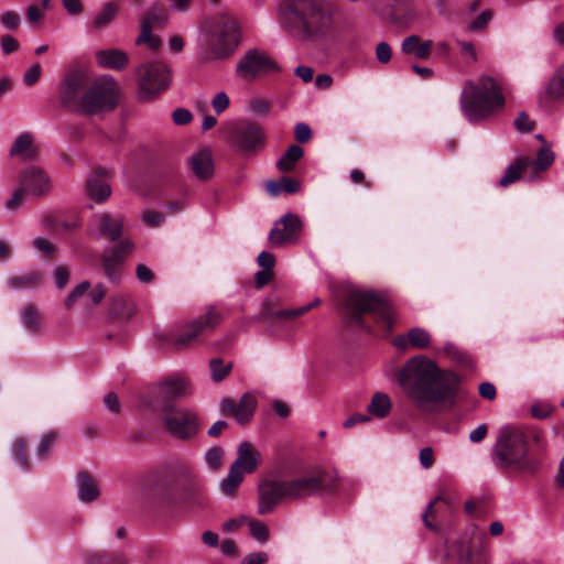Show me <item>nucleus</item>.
Masks as SVG:
<instances>
[{"label":"nucleus","mask_w":564,"mask_h":564,"mask_svg":"<svg viewBox=\"0 0 564 564\" xmlns=\"http://www.w3.org/2000/svg\"><path fill=\"white\" fill-rule=\"evenodd\" d=\"M398 382L408 399L421 411L432 412L441 403L454 404L460 379L424 356L409 359L398 372Z\"/></svg>","instance_id":"obj_1"},{"label":"nucleus","mask_w":564,"mask_h":564,"mask_svg":"<svg viewBox=\"0 0 564 564\" xmlns=\"http://www.w3.org/2000/svg\"><path fill=\"white\" fill-rule=\"evenodd\" d=\"M282 28L303 43H319L333 32L335 15L327 0H285L279 9Z\"/></svg>","instance_id":"obj_2"},{"label":"nucleus","mask_w":564,"mask_h":564,"mask_svg":"<svg viewBox=\"0 0 564 564\" xmlns=\"http://www.w3.org/2000/svg\"><path fill=\"white\" fill-rule=\"evenodd\" d=\"M530 434L519 426H503L491 452V459L500 469L534 473L539 460L529 455Z\"/></svg>","instance_id":"obj_3"},{"label":"nucleus","mask_w":564,"mask_h":564,"mask_svg":"<svg viewBox=\"0 0 564 564\" xmlns=\"http://www.w3.org/2000/svg\"><path fill=\"white\" fill-rule=\"evenodd\" d=\"M503 105L501 89L490 76H480L477 83L468 82L460 95L462 111L471 123L487 119Z\"/></svg>","instance_id":"obj_4"},{"label":"nucleus","mask_w":564,"mask_h":564,"mask_svg":"<svg viewBox=\"0 0 564 564\" xmlns=\"http://www.w3.org/2000/svg\"><path fill=\"white\" fill-rule=\"evenodd\" d=\"M346 307L351 318L359 323L362 314L372 315L375 322L388 333L392 329L395 318L390 303L380 294L351 290L346 296Z\"/></svg>","instance_id":"obj_5"},{"label":"nucleus","mask_w":564,"mask_h":564,"mask_svg":"<svg viewBox=\"0 0 564 564\" xmlns=\"http://www.w3.org/2000/svg\"><path fill=\"white\" fill-rule=\"evenodd\" d=\"M241 39L240 28L232 17L221 15L209 28L205 61L226 59L234 54Z\"/></svg>","instance_id":"obj_6"},{"label":"nucleus","mask_w":564,"mask_h":564,"mask_svg":"<svg viewBox=\"0 0 564 564\" xmlns=\"http://www.w3.org/2000/svg\"><path fill=\"white\" fill-rule=\"evenodd\" d=\"M152 411L161 417L164 427L173 437L186 441L199 431L197 414L187 408L174 403L153 404Z\"/></svg>","instance_id":"obj_7"},{"label":"nucleus","mask_w":564,"mask_h":564,"mask_svg":"<svg viewBox=\"0 0 564 564\" xmlns=\"http://www.w3.org/2000/svg\"><path fill=\"white\" fill-rule=\"evenodd\" d=\"M119 86L110 75H101L88 84L79 112L93 115L112 110L118 102Z\"/></svg>","instance_id":"obj_8"},{"label":"nucleus","mask_w":564,"mask_h":564,"mask_svg":"<svg viewBox=\"0 0 564 564\" xmlns=\"http://www.w3.org/2000/svg\"><path fill=\"white\" fill-rule=\"evenodd\" d=\"M138 80V97L141 101L156 98L171 84L169 67L160 62H147L135 69Z\"/></svg>","instance_id":"obj_9"},{"label":"nucleus","mask_w":564,"mask_h":564,"mask_svg":"<svg viewBox=\"0 0 564 564\" xmlns=\"http://www.w3.org/2000/svg\"><path fill=\"white\" fill-rule=\"evenodd\" d=\"M284 481L289 499H300L333 490L337 486L338 477L333 471L318 468L302 477Z\"/></svg>","instance_id":"obj_10"},{"label":"nucleus","mask_w":564,"mask_h":564,"mask_svg":"<svg viewBox=\"0 0 564 564\" xmlns=\"http://www.w3.org/2000/svg\"><path fill=\"white\" fill-rule=\"evenodd\" d=\"M231 144L245 158L261 152L267 144V133L262 124L251 121H238L231 130Z\"/></svg>","instance_id":"obj_11"},{"label":"nucleus","mask_w":564,"mask_h":564,"mask_svg":"<svg viewBox=\"0 0 564 564\" xmlns=\"http://www.w3.org/2000/svg\"><path fill=\"white\" fill-rule=\"evenodd\" d=\"M158 503L160 508H169L172 505H177L188 510L200 509L206 503L205 489L197 477L187 474L177 484V496L170 499L167 496L162 495Z\"/></svg>","instance_id":"obj_12"},{"label":"nucleus","mask_w":564,"mask_h":564,"mask_svg":"<svg viewBox=\"0 0 564 564\" xmlns=\"http://www.w3.org/2000/svg\"><path fill=\"white\" fill-rule=\"evenodd\" d=\"M89 84L88 74L80 68L67 70L59 85V101L67 108L79 112L85 90Z\"/></svg>","instance_id":"obj_13"},{"label":"nucleus","mask_w":564,"mask_h":564,"mask_svg":"<svg viewBox=\"0 0 564 564\" xmlns=\"http://www.w3.org/2000/svg\"><path fill=\"white\" fill-rule=\"evenodd\" d=\"M220 319L219 312L215 307H209L204 314L183 326L180 334L172 339L173 347L176 350L189 347L198 336L212 332Z\"/></svg>","instance_id":"obj_14"},{"label":"nucleus","mask_w":564,"mask_h":564,"mask_svg":"<svg viewBox=\"0 0 564 564\" xmlns=\"http://www.w3.org/2000/svg\"><path fill=\"white\" fill-rule=\"evenodd\" d=\"M279 69L278 64L269 54L264 51L251 48L237 63L236 74L243 80H251L261 74L278 72Z\"/></svg>","instance_id":"obj_15"},{"label":"nucleus","mask_w":564,"mask_h":564,"mask_svg":"<svg viewBox=\"0 0 564 564\" xmlns=\"http://www.w3.org/2000/svg\"><path fill=\"white\" fill-rule=\"evenodd\" d=\"M191 393L192 387L187 378L181 375L166 377L158 382L149 408L152 410L153 404L174 403L176 400L187 398Z\"/></svg>","instance_id":"obj_16"},{"label":"nucleus","mask_w":564,"mask_h":564,"mask_svg":"<svg viewBox=\"0 0 564 564\" xmlns=\"http://www.w3.org/2000/svg\"><path fill=\"white\" fill-rule=\"evenodd\" d=\"M303 227V220L299 215L286 213L274 223L268 239L273 247L294 243L299 240Z\"/></svg>","instance_id":"obj_17"},{"label":"nucleus","mask_w":564,"mask_h":564,"mask_svg":"<svg viewBox=\"0 0 564 564\" xmlns=\"http://www.w3.org/2000/svg\"><path fill=\"white\" fill-rule=\"evenodd\" d=\"M19 184L30 196L41 197L52 188L50 176L37 166L24 169L19 176Z\"/></svg>","instance_id":"obj_18"},{"label":"nucleus","mask_w":564,"mask_h":564,"mask_svg":"<svg viewBox=\"0 0 564 564\" xmlns=\"http://www.w3.org/2000/svg\"><path fill=\"white\" fill-rule=\"evenodd\" d=\"M122 228V218L120 216H113L108 213L94 215L89 225L91 235H95L99 238H107L110 241H116L120 238Z\"/></svg>","instance_id":"obj_19"},{"label":"nucleus","mask_w":564,"mask_h":564,"mask_svg":"<svg viewBox=\"0 0 564 564\" xmlns=\"http://www.w3.org/2000/svg\"><path fill=\"white\" fill-rule=\"evenodd\" d=\"M289 499L284 480L265 481L259 487L258 512L265 514L271 512L279 501Z\"/></svg>","instance_id":"obj_20"},{"label":"nucleus","mask_w":564,"mask_h":564,"mask_svg":"<svg viewBox=\"0 0 564 564\" xmlns=\"http://www.w3.org/2000/svg\"><path fill=\"white\" fill-rule=\"evenodd\" d=\"M260 458V452L251 443L242 442L237 448V458L231 466L242 470L243 474H250L257 469Z\"/></svg>","instance_id":"obj_21"},{"label":"nucleus","mask_w":564,"mask_h":564,"mask_svg":"<svg viewBox=\"0 0 564 564\" xmlns=\"http://www.w3.org/2000/svg\"><path fill=\"white\" fill-rule=\"evenodd\" d=\"M95 57L99 66L116 70L124 69L129 63L128 54L118 48L97 51Z\"/></svg>","instance_id":"obj_22"},{"label":"nucleus","mask_w":564,"mask_h":564,"mask_svg":"<svg viewBox=\"0 0 564 564\" xmlns=\"http://www.w3.org/2000/svg\"><path fill=\"white\" fill-rule=\"evenodd\" d=\"M319 303H321V300L319 299H315L313 302H311V303H308L306 305L296 307V308L273 311V310H271L269 307V302L265 301L264 304H263V310H262V312H261L259 317L261 319H269V318L295 319V318L306 314L308 311H311L312 308L316 307L317 305H319Z\"/></svg>","instance_id":"obj_23"},{"label":"nucleus","mask_w":564,"mask_h":564,"mask_svg":"<svg viewBox=\"0 0 564 564\" xmlns=\"http://www.w3.org/2000/svg\"><path fill=\"white\" fill-rule=\"evenodd\" d=\"M191 169L194 175L202 181L210 178L214 174L212 153L203 149L191 158Z\"/></svg>","instance_id":"obj_24"},{"label":"nucleus","mask_w":564,"mask_h":564,"mask_svg":"<svg viewBox=\"0 0 564 564\" xmlns=\"http://www.w3.org/2000/svg\"><path fill=\"white\" fill-rule=\"evenodd\" d=\"M36 154L34 138L30 132L20 133L10 148V155L24 161L32 160Z\"/></svg>","instance_id":"obj_25"},{"label":"nucleus","mask_w":564,"mask_h":564,"mask_svg":"<svg viewBox=\"0 0 564 564\" xmlns=\"http://www.w3.org/2000/svg\"><path fill=\"white\" fill-rule=\"evenodd\" d=\"M77 497L82 502L89 503L99 497V488L87 471H79L76 476Z\"/></svg>","instance_id":"obj_26"},{"label":"nucleus","mask_w":564,"mask_h":564,"mask_svg":"<svg viewBox=\"0 0 564 564\" xmlns=\"http://www.w3.org/2000/svg\"><path fill=\"white\" fill-rule=\"evenodd\" d=\"M433 42L431 40L421 41L417 35L406 36L401 44V50L406 55H413L420 59H426L431 55Z\"/></svg>","instance_id":"obj_27"},{"label":"nucleus","mask_w":564,"mask_h":564,"mask_svg":"<svg viewBox=\"0 0 564 564\" xmlns=\"http://www.w3.org/2000/svg\"><path fill=\"white\" fill-rule=\"evenodd\" d=\"M43 275L37 271H28L8 279L7 286L11 291L34 290L40 286Z\"/></svg>","instance_id":"obj_28"},{"label":"nucleus","mask_w":564,"mask_h":564,"mask_svg":"<svg viewBox=\"0 0 564 564\" xmlns=\"http://www.w3.org/2000/svg\"><path fill=\"white\" fill-rule=\"evenodd\" d=\"M170 18V12L166 7L155 2L153 3L145 15L143 17L141 28H162L166 24Z\"/></svg>","instance_id":"obj_29"},{"label":"nucleus","mask_w":564,"mask_h":564,"mask_svg":"<svg viewBox=\"0 0 564 564\" xmlns=\"http://www.w3.org/2000/svg\"><path fill=\"white\" fill-rule=\"evenodd\" d=\"M531 164H533V160L531 158L518 156L513 163L508 165L503 176L499 181V184L503 187H507L514 183L521 177L522 173L529 169Z\"/></svg>","instance_id":"obj_30"},{"label":"nucleus","mask_w":564,"mask_h":564,"mask_svg":"<svg viewBox=\"0 0 564 564\" xmlns=\"http://www.w3.org/2000/svg\"><path fill=\"white\" fill-rule=\"evenodd\" d=\"M86 192L91 199L100 203L110 196L111 188L99 175H93L87 178Z\"/></svg>","instance_id":"obj_31"},{"label":"nucleus","mask_w":564,"mask_h":564,"mask_svg":"<svg viewBox=\"0 0 564 564\" xmlns=\"http://www.w3.org/2000/svg\"><path fill=\"white\" fill-rule=\"evenodd\" d=\"M555 160V154L551 149L550 143H545L541 150L538 151L535 160H533V164L529 166L532 170V176L530 181L536 178L539 173L546 171Z\"/></svg>","instance_id":"obj_32"},{"label":"nucleus","mask_w":564,"mask_h":564,"mask_svg":"<svg viewBox=\"0 0 564 564\" xmlns=\"http://www.w3.org/2000/svg\"><path fill=\"white\" fill-rule=\"evenodd\" d=\"M257 408V399L251 393H245L236 404L235 419L239 424H246L252 417Z\"/></svg>","instance_id":"obj_33"},{"label":"nucleus","mask_w":564,"mask_h":564,"mask_svg":"<svg viewBox=\"0 0 564 564\" xmlns=\"http://www.w3.org/2000/svg\"><path fill=\"white\" fill-rule=\"evenodd\" d=\"M23 327L32 335L41 332L43 322L40 312L31 304L25 305L21 312Z\"/></svg>","instance_id":"obj_34"},{"label":"nucleus","mask_w":564,"mask_h":564,"mask_svg":"<svg viewBox=\"0 0 564 564\" xmlns=\"http://www.w3.org/2000/svg\"><path fill=\"white\" fill-rule=\"evenodd\" d=\"M304 155V151L300 145L293 144L288 148L285 153L278 160L276 169L281 172L293 170L295 163Z\"/></svg>","instance_id":"obj_35"},{"label":"nucleus","mask_w":564,"mask_h":564,"mask_svg":"<svg viewBox=\"0 0 564 564\" xmlns=\"http://www.w3.org/2000/svg\"><path fill=\"white\" fill-rule=\"evenodd\" d=\"M367 410L370 414L377 417H384L391 410V400L389 395L382 392L375 393L367 406Z\"/></svg>","instance_id":"obj_36"},{"label":"nucleus","mask_w":564,"mask_h":564,"mask_svg":"<svg viewBox=\"0 0 564 564\" xmlns=\"http://www.w3.org/2000/svg\"><path fill=\"white\" fill-rule=\"evenodd\" d=\"M243 471L230 466L229 473L226 478L220 482V490L226 496H234L238 486L243 480Z\"/></svg>","instance_id":"obj_37"},{"label":"nucleus","mask_w":564,"mask_h":564,"mask_svg":"<svg viewBox=\"0 0 564 564\" xmlns=\"http://www.w3.org/2000/svg\"><path fill=\"white\" fill-rule=\"evenodd\" d=\"M118 6L111 2L106 3L95 15L93 26L100 30L110 24L118 13Z\"/></svg>","instance_id":"obj_38"},{"label":"nucleus","mask_w":564,"mask_h":564,"mask_svg":"<svg viewBox=\"0 0 564 564\" xmlns=\"http://www.w3.org/2000/svg\"><path fill=\"white\" fill-rule=\"evenodd\" d=\"M102 268L107 279L110 282L118 283L121 279L122 264L109 256L108 252L102 254Z\"/></svg>","instance_id":"obj_39"},{"label":"nucleus","mask_w":564,"mask_h":564,"mask_svg":"<svg viewBox=\"0 0 564 564\" xmlns=\"http://www.w3.org/2000/svg\"><path fill=\"white\" fill-rule=\"evenodd\" d=\"M546 91L552 98H560L564 96V64L556 69L549 80Z\"/></svg>","instance_id":"obj_40"},{"label":"nucleus","mask_w":564,"mask_h":564,"mask_svg":"<svg viewBox=\"0 0 564 564\" xmlns=\"http://www.w3.org/2000/svg\"><path fill=\"white\" fill-rule=\"evenodd\" d=\"M127 557L121 554L94 553L86 557V564H126Z\"/></svg>","instance_id":"obj_41"},{"label":"nucleus","mask_w":564,"mask_h":564,"mask_svg":"<svg viewBox=\"0 0 564 564\" xmlns=\"http://www.w3.org/2000/svg\"><path fill=\"white\" fill-rule=\"evenodd\" d=\"M408 339L412 347L424 349L431 344L430 333L421 327H413L408 332Z\"/></svg>","instance_id":"obj_42"},{"label":"nucleus","mask_w":564,"mask_h":564,"mask_svg":"<svg viewBox=\"0 0 564 564\" xmlns=\"http://www.w3.org/2000/svg\"><path fill=\"white\" fill-rule=\"evenodd\" d=\"M12 457L21 469L28 470L30 468V462L25 454V442L23 438L18 437L14 440L12 446Z\"/></svg>","instance_id":"obj_43"},{"label":"nucleus","mask_w":564,"mask_h":564,"mask_svg":"<svg viewBox=\"0 0 564 564\" xmlns=\"http://www.w3.org/2000/svg\"><path fill=\"white\" fill-rule=\"evenodd\" d=\"M133 250V243L129 239H122L118 241L112 248L106 250L111 258L123 263L128 256Z\"/></svg>","instance_id":"obj_44"},{"label":"nucleus","mask_w":564,"mask_h":564,"mask_svg":"<svg viewBox=\"0 0 564 564\" xmlns=\"http://www.w3.org/2000/svg\"><path fill=\"white\" fill-rule=\"evenodd\" d=\"M212 379L215 382L223 381L230 372L231 364H225L221 359L215 358L209 362Z\"/></svg>","instance_id":"obj_45"},{"label":"nucleus","mask_w":564,"mask_h":564,"mask_svg":"<svg viewBox=\"0 0 564 564\" xmlns=\"http://www.w3.org/2000/svg\"><path fill=\"white\" fill-rule=\"evenodd\" d=\"M494 12L489 9L481 11L476 19L468 23L467 29L470 32H482L492 20Z\"/></svg>","instance_id":"obj_46"},{"label":"nucleus","mask_w":564,"mask_h":564,"mask_svg":"<svg viewBox=\"0 0 564 564\" xmlns=\"http://www.w3.org/2000/svg\"><path fill=\"white\" fill-rule=\"evenodd\" d=\"M250 533L253 539H256L259 543H265L269 539V530L268 527L257 520H252L249 522Z\"/></svg>","instance_id":"obj_47"},{"label":"nucleus","mask_w":564,"mask_h":564,"mask_svg":"<svg viewBox=\"0 0 564 564\" xmlns=\"http://www.w3.org/2000/svg\"><path fill=\"white\" fill-rule=\"evenodd\" d=\"M21 23V17L17 11L7 10L0 14V24L7 30H17Z\"/></svg>","instance_id":"obj_48"},{"label":"nucleus","mask_w":564,"mask_h":564,"mask_svg":"<svg viewBox=\"0 0 564 564\" xmlns=\"http://www.w3.org/2000/svg\"><path fill=\"white\" fill-rule=\"evenodd\" d=\"M442 499H443L442 497H436L434 500H432V501L427 505V507H426V509H425L424 513L422 514V520H423V522H424V525H425L429 530L434 531V532H438V531L441 530V528H440L436 523H434V522L431 520V518H435L434 505H435L437 501L442 500Z\"/></svg>","instance_id":"obj_49"},{"label":"nucleus","mask_w":564,"mask_h":564,"mask_svg":"<svg viewBox=\"0 0 564 564\" xmlns=\"http://www.w3.org/2000/svg\"><path fill=\"white\" fill-rule=\"evenodd\" d=\"M151 31L152 29L141 28V33L137 37L135 43L138 45L148 44V46L152 50L158 48L161 44V41L158 36L152 35Z\"/></svg>","instance_id":"obj_50"},{"label":"nucleus","mask_w":564,"mask_h":564,"mask_svg":"<svg viewBox=\"0 0 564 564\" xmlns=\"http://www.w3.org/2000/svg\"><path fill=\"white\" fill-rule=\"evenodd\" d=\"M29 195L25 189L20 185L19 188H17L11 197L6 202V208L10 212H14L18 208H20L24 202V196Z\"/></svg>","instance_id":"obj_51"},{"label":"nucleus","mask_w":564,"mask_h":564,"mask_svg":"<svg viewBox=\"0 0 564 564\" xmlns=\"http://www.w3.org/2000/svg\"><path fill=\"white\" fill-rule=\"evenodd\" d=\"M89 286V282L87 281H84L76 285L65 300V306L67 308H70L74 305L75 301L83 296L88 291Z\"/></svg>","instance_id":"obj_52"},{"label":"nucleus","mask_w":564,"mask_h":564,"mask_svg":"<svg viewBox=\"0 0 564 564\" xmlns=\"http://www.w3.org/2000/svg\"><path fill=\"white\" fill-rule=\"evenodd\" d=\"M229 102V97L225 91L217 93L212 99V106L218 115L228 108Z\"/></svg>","instance_id":"obj_53"},{"label":"nucleus","mask_w":564,"mask_h":564,"mask_svg":"<svg viewBox=\"0 0 564 564\" xmlns=\"http://www.w3.org/2000/svg\"><path fill=\"white\" fill-rule=\"evenodd\" d=\"M514 128L520 132H530L534 128L533 121L529 119V116L521 111L513 121Z\"/></svg>","instance_id":"obj_54"},{"label":"nucleus","mask_w":564,"mask_h":564,"mask_svg":"<svg viewBox=\"0 0 564 564\" xmlns=\"http://www.w3.org/2000/svg\"><path fill=\"white\" fill-rule=\"evenodd\" d=\"M223 452L219 447H212L205 454L206 463L216 469L221 465Z\"/></svg>","instance_id":"obj_55"},{"label":"nucleus","mask_w":564,"mask_h":564,"mask_svg":"<svg viewBox=\"0 0 564 564\" xmlns=\"http://www.w3.org/2000/svg\"><path fill=\"white\" fill-rule=\"evenodd\" d=\"M269 554L264 551L251 552L241 558V564H265Z\"/></svg>","instance_id":"obj_56"},{"label":"nucleus","mask_w":564,"mask_h":564,"mask_svg":"<svg viewBox=\"0 0 564 564\" xmlns=\"http://www.w3.org/2000/svg\"><path fill=\"white\" fill-rule=\"evenodd\" d=\"M294 135L300 143H306L312 137L311 128L304 122H299L294 128Z\"/></svg>","instance_id":"obj_57"},{"label":"nucleus","mask_w":564,"mask_h":564,"mask_svg":"<svg viewBox=\"0 0 564 564\" xmlns=\"http://www.w3.org/2000/svg\"><path fill=\"white\" fill-rule=\"evenodd\" d=\"M0 46L3 54H11L19 48V42L10 34H6L0 39Z\"/></svg>","instance_id":"obj_58"},{"label":"nucleus","mask_w":564,"mask_h":564,"mask_svg":"<svg viewBox=\"0 0 564 564\" xmlns=\"http://www.w3.org/2000/svg\"><path fill=\"white\" fill-rule=\"evenodd\" d=\"M172 119L175 124L183 126L192 121L193 115L185 108H176L172 113Z\"/></svg>","instance_id":"obj_59"},{"label":"nucleus","mask_w":564,"mask_h":564,"mask_svg":"<svg viewBox=\"0 0 564 564\" xmlns=\"http://www.w3.org/2000/svg\"><path fill=\"white\" fill-rule=\"evenodd\" d=\"M165 216L162 213L155 210H147L142 215L143 221L151 227L160 226Z\"/></svg>","instance_id":"obj_60"},{"label":"nucleus","mask_w":564,"mask_h":564,"mask_svg":"<svg viewBox=\"0 0 564 564\" xmlns=\"http://www.w3.org/2000/svg\"><path fill=\"white\" fill-rule=\"evenodd\" d=\"M41 76V66L40 64L32 65L24 74L23 76V83L31 87L33 86Z\"/></svg>","instance_id":"obj_61"},{"label":"nucleus","mask_w":564,"mask_h":564,"mask_svg":"<svg viewBox=\"0 0 564 564\" xmlns=\"http://www.w3.org/2000/svg\"><path fill=\"white\" fill-rule=\"evenodd\" d=\"M391 55H392L391 47L387 42H380L377 45L376 57L380 63H382V64L388 63L391 59Z\"/></svg>","instance_id":"obj_62"},{"label":"nucleus","mask_w":564,"mask_h":564,"mask_svg":"<svg viewBox=\"0 0 564 564\" xmlns=\"http://www.w3.org/2000/svg\"><path fill=\"white\" fill-rule=\"evenodd\" d=\"M33 246L46 257H51L54 252L53 245L42 237H36L33 241Z\"/></svg>","instance_id":"obj_63"},{"label":"nucleus","mask_w":564,"mask_h":564,"mask_svg":"<svg viewBox=\"0 0 564 564\" xmlns=\"http://www.w3.org/2000/svg\"><path fill=\"white\" fill-rule=\"evenodd\" d=\"M135 275L141 283H150L154 279L152 270L145 264H138L135 268Z\"/></svg>","instance_id":"obj_64"}]
</instances>
